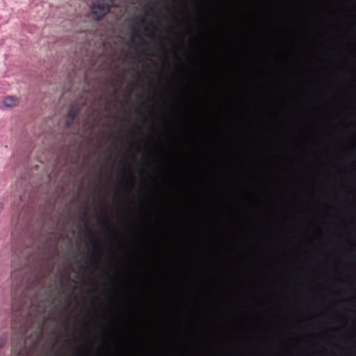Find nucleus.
I'll return each instance as SVG.
<instances>
[{
	"instance_id": "obj_8",
	"label": "nucleus",
	"mask_w": 356,
	"mask_h": 356,
	"mask_svg": "<svg viewBox=\"0 0 356 356\" xmlns=\"http://www.w3.org/2000/svg\"><path fill=\"white\" fill-rule=\"evenodd\" d=\"M125 179L131 184L134 181V176L132 172L130 170H127V176Z\"/></svg>"
},
{
	"instance_id": "obj_14",
	"label": "nucleus",
	"mask_w": 356,
	"mask_h": 356,
	"mask_svg": "<svg viewBox=\"0 0 356 356\" xmlns=\"http://www.w3.org/2000/svg\"><path fill=\"white\" fill-rule=\"evenodd\" d=\"M161 49H162V50H163V51H165V49H164V47H161Z\"/></svg>"
},
{
	"instance_id": "obj_3",
	"label": "nucleus",
	"mask_w": 356,
	"mask_h": 356,
	"mask_svg": "<svg viewBox=\"0 0 356 356\" xmlns=\"http://www.w3.org/2000/svg\"><path fill=\"white\" fill-rule=\"evenodd\" d=\"M115 0H98L92 7V17L95 20L102 19L111 10Z\"/></svg>"
},
{
	"instance_id": "obj_6",
	"label": "nucleus",
	"mask_w": 356,
	"mask_h": 356,
	"mask_svg": "<svg viewBox=\"0 0 356 356\" xmlns=\"http://www.w3.org/2000/svg\"><path fill=\"white\" fill-rule=\"evenodd\" d=\"M19 274L21 275V272H18V271H17L15 270H14L11 273V278L13 280V282H12L13 288H14L15 286H19L23 282V278L22 277H20L19 279H17V277L18 276Z\"/></svg>"
},
{
	"instance_id": "obj_11",
	"label": "nucleus",
	"mask_w": 356,
	"mask_h": 356,
	"mask_svg": "<svg viewBox=\"0 0 356 356\" xmlns=\"http://www.w3.org/2000/svg\"><path fill=\"white\" fill-rule=\"evenodd\" d=\"M5 343L6 341L3 339H0V348L4 346Z\"/></svg>"
},
{
	"instance_id": "obj_1",
	"label": "nucleus",
	"mask_w": 356,
	"mask_h": 356,
	"mask_svg": "<svg viewBox=\"0 0 356 356\" xmlns=\"http://www.w3.org/2000/svg\"><path fill=\"white\" fill-rule=\"evenodd\" d=\"M11 328L12 351L11 356H26V334L33 323L35 317L40 316L39 308H34V302L24 294L17 298L15 292L13 294Z\"/></svg>"
},
{
	"instance_id": "obj_16",
	"label": "nucleus",
	"mask_w": 356,
	"mask_h": 356,
	"mask_svg": "<svg viewBox=\"0 0 356 356\" xmlns=\"http://www.w3.org/2000/svg\"><path fill=\"white\" fill-rule=\"evenodd\" d=\"M13 251L15 252V247H13Z\"/></svg>"
},
{
	"instance_id": "obj_13",
	"label": "nucleus",
	"mask_w": 356,
	"mask_h": 356,
	"mask_svg": "<svg viewBox=\"0 0 356 356\" xmlns=\"http://www.w3.org/2000/svg\"><path fill=\"white\" fill-rule=\"evenodd\" d=\"M145 31H146L147 32H148V31H149V29L148 28H145Z\"/></svg>"
},
{
	"instance_id": "obj_15",
	"label": "nucleus",
	"mask_w": 356,
	"mask_h": 356,
	"mask_svg": "<svg viewBox=\"0 0 356 356\" xmlns=\"http://www.w3.org/2000/svg\"><path fill=\"white\" fill-rule=\"evenodd\" d=\"M37 343V341H35L34 343H33V346H35Z\"/></svg>"
},
{
	"instance_id": "obj_10",
	"label": "nucleus",
	"mask_w": 356,
	"mask_h": 356,
	"mask_svg": "<svg viewBox=\"0 0 356 356\" xmlns=\"http://www.w3.org/2000/svg\"><path fill=\"white\" fill-rule=\"evenodd\" d=\"M140 23L143 25H145L147 23V22L145 18H142L140 21Z\"/></svg>"
},
{
	"instance_id": "obj_5",
	"label": "nucleus",
	"mask_w": 356,
	"mask_h": 356,
	"mask_svg": "<svg viewBox=\"0 0 356 356\" xmlns=\"http://www.w3.org/2000/svg\"><path fill=\"white\" fill-rule=\"evenodd\" d=\"M19 100L14 96H8L4 98L3 104L7 108H12L17 105Z\"/></svg>"
},
{
	"instance_id": "obj_7",
	"label": "nucleus",
	"mask_w": 356,
	"mask_h": 356,
	"mask_svg": "<svg viewBox=\"0 0 356 356\" xmlns=\"http://www.w3.org/2000/svg\"><path fill=\"white\" fill-rule=\"evenodd\" d=\"M133 38L137 37L140 39V42L138 45L143 48H146L148 46V43L146 40H145L138 31L135 30L133 33Z\"/></svg>"
},
{
	"instance_id": "obj_2",
	"label": "nucleus",
	"mask_w": 356,
	"mask_h": 356,
	"mask_svg": "<svg viewBox=\"0 0 356 356\" xmlns=\"http://www.w3.org/2000/svg\"><path fill=\"white\" fill-rule=\"evenodd\" d=\"M81 220L85 224L86 234L93 248L92 256L99 257L102 249V243L89 226L90 218L88 209H85L81 213Z\"/></svg>"
},
{
	"instance_id": "obj_4",
	"label": "nucleus",
	"mask_w": 356,
	"mask_h": 356,
	"mask_svg": "<svg viewBox=\"0 0 356 356\" xmlns=\"http://www.w3.org/2000/svg\"><path fill=\"white\" fill-rule=\"evenodd\" d=\"M80 106L78 104H74L72 106L67 113V117L65 122V125L67 127L69 128L73 124L74 120L80 112Z\"/></svg>"
},
{
	"instance_id": "obj_9",
	"label": "nucleus",
	"mask_w": 356,
	"mask_h": 356,
	"mask_svg": "<svg viewBox=\"0 0 356 356\" xmlns=\"http://www.w3.org/2000/svg\"><path fill=\"white\" fill-rule=\"evenodd\" d=\"M102 223L104 225H106V227L108 228H110V227H108V225H110V221L108 220V219L107 218V217H105L103 220H102Z\"/></svg>"
},
{
	"instance_id": "obj_12",
	"label": "nucleus",
	"mask_w": 356,
	"mask_h": 356,
	"mask_svg": "<svg viewBox=\"0 0 356 356\" xmlns=\"http://www.w3.org/2000/svg\"><path fill=\"white\" fill-rule=\"evenodd\" d=\"M3 209V204L0 203V211Z\"/></svg>"
}]
</instances>
